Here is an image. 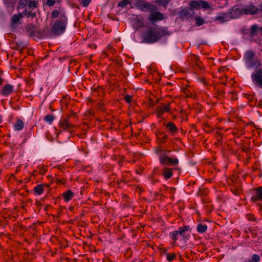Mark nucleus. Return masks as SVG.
Segmentation results:
<instances>
[{
	"label": "nucleus",
	"mask_w": 262,
	"mask_h": 262,
	"mask_svg": "<svg viewBox=\"0 0 262 262\" xmlns=\"http://www.w3.org/2000/svg\"><path fill=\"white\" fill-rule=\"evenodd\" d=\"M179 234L178 231H175L170 233V236L174 242L177 239V236Z\"/></svg>",
	"instance_id": "obj_32"
},
{
	"label": "nucleus",
	"mask_w": 262,
	"mask_h": 262,
	"mask_svg": "<svg viewBox=\"0 0 262 262\" xmlns=\"http://www.w3.org/2000/svg\"><path fill=\"white\" fill-rule=\"evenodd\" d=\"M124 99L125 101L128 103L131 102V96L128 95H126Z\"/></svg>",
	"instance_id": "obj_40"
},
{
	"label": "nucleus",
	"mask_w": 262,
	"mask_h": 262,
	"mask_svg": "<svg viewBox=\"0 0 262 262\" xmlns=\"http://www.w3.org/2000/svg\"><path fill=\"white\" fill-rule=\"evenodd\" d=\"M4 2L7 8H11L12 10H13L16 0H4Z\"/></svg>",
	"instance_id": "obj_20"
},
{
	"label": "nucleus",
	"mask_w": 262,
	"mask_h": 262,
	"mask_svg": "<svg viewBox=\"0 0 262 262\" xmlns=\"http://www.w3.org/2000/svg\"><path fill=\"white\" fill-rule=\"evenodd\" d=\"M259 7H260V8H259V9H258V11H259L262 12V3L260 4Z\"/></svg>",
	"instance_id": "obj_42"
},
{
	"label": "nucleus",
	"mask_w": 262,
	"mask_h": 262,
	"mask_svg": "<svg viewBox=\"0 0 262 262\" xmlns=\"http://www.w3.org/2000/svg\"><path fill=\"white\" fill-rule=\"evenodd\" d=\"M54 181L58 184H63L66 183V180L64 179H59L55 178Z\"/></svg>",
	"instance_id": "obj_36"
},
{
	"label": "nucleus",
	"mask_w": 262,
	"mask_h": 262,
	"mask_svg": "<svg viewBox=\"0 0 262 262\" xmlns=\"http://www.w3.org/2000/svg\"><path fill=\"white\" fill-rule=\"evenodd\" d=\"M130 2L129 0H122L118 4V7L121 8H124L128 4H130Z\"/></svg>",
	"instance_id": "obj_27"
},
{
	"label": "nucleus",
	"mask_w": 262,
	"mask_h": 262,
	"mask_svg": "<svg viewBox=\"0 0 262 262\" xmlns=\"http://www.w3.org/2000/svg\"><path fill=\"white\" fill-rule=\"evenodd\" d=\"M14 91V86L10 84H5L0 91V94L5 96L8 97Z\"/></svg>",
	"instance_id": "obj_8"
},
{
	"label": "nucleus",
	"mask_w": 262,
	"mask_h": 262,
	"mask_svg": "<svg viewBox=\"0 0 262 262\" xmlns=\"http://www.w3.org/2000/svg\"><path fill=\"white\" fill-rule=\"evenodd\" d=\"M259 31L262 32V27L259 28Z\"/></svg>",
	"instance_id": "obj_47"
},
{
	"label": "nucleus",
	"mask_w": 262,
	"mask_h": 262,
	"mask_svg": "<svg viewBox=\"0 0 262 262\" xmlns=\"http://www.w3.org/2000/svg\"><path fill=\"white\" fill-rule=\"evenodd\" d=\"M160 162L164 165H176L179 163L178 159H171L167 156H161L160 157Z\"/></svg>",
	"instance_id": "obj_6"
},
{
	"label": "nucleus",
	"mask_w": 262,
	"mask_h": 262,
	"mask_svg": "<svg viewBox=\"0 0 262 262\" xmlns=\"http://www.w3.org/2000/svg\"><path fill=\"white\" fill-rule=\"evenodd\" d=\"M221 93H222V94H221V95H222V94L224 93V92H221Z\"/></svg>",
	"instance_id": "obj_52"
},
{
	"label": "nucleus",
	"mask_w": 262,
	"mask_h": 262,
	"mask_svg": "<svg viewBox=\"0 0 262 262\" xmlns=\"http://www.w3.org/2000/svg\"><path fill=\"white\" fill-rule=\"evenodd\" d=\"M242 150L243 151H247V148L246 147H242Z\"/></svg>",
	"instance_id": "obj_44"
},
{
	"label": "nucleus",
	"mask_w": 262,
	"mask_h": 262,
	"mask_svg": "<svg viewBox=\"0 0 262 262\" xmlns=\"http://www.w3.org/2000/svg\"><path fill=\"white\" fill-rule=\"evenodd\" d=\"M142 171V169H141L140 170H136V172L138 174H140V172Z\"/></svg>",
	"instance_id": "obj_43"
},
{
	"label": "nucleus",
	"mask_w": 262,
	"mask_h": 262,
	"mask_svg": "<svg viewBox=\"0 0 262 262\" xmlns=\"http://www.w3.org/2000/svg\"><path fill=\"white\" fill-rule=\"evenodd\" d=\"M203 23H204V21L201 18L198 17L196 18V24L198 26H201V25H203Z\"/></svg>",
	"instance_id": "obj_38"
},
{
	"label": "nucleus",
	"mask_w": 262,
	"mask_h": 262,
	"mask_svg": "<svg viewBox=\"0 0 262 262\" xmlns=\"http://www.w3.org/2000/svg\"><path fill=\"white\" fill-rule=\"evenodd\" d=\"M27 33L30 36H33L34 35V31L33 28L29 27L27 29Z\"/></svg>",
	"instance_id": "obj_34"
},
{
	"label": "nucleus",
	"mask_w": 262,
	"mask_h": 262,
	"mask_svg": "<svg viewBox=\"0 0 262 262\" xmlns=\"http://www.w3.org/2000/svg\"><path fill=\"white\" fill-rule=\"evenodd\" d=\"M29 8L34 9L37 6V2L35 1H29L28 4Z\"/></svg>",
	"instance_id": "obj_31"
},
{
	"label": "nucleus",
	"mask_w": 262,
	"mask_h": 262,
	"mask_svg": "<svg viewBox=\"0 0 262 262\" xmlns=\"http://www.w3.org/2000/svg\"><path fill=\"white\" fill-rule=\"evenodd\" d=\"M170 110L169 104L167 105H163L161 107H159V114H161L164 112H169Z\"/></svg>",
	"instance_id": "obj_23"
},
{
	"label": "nucleus",
	"mask_w": 262,
	"mask_h": 262,
	"mask_svg": "<svg viewBox=\"0 0 262 262\" xmlns=\"http://www.w3.org/2000/svg\"><path fill=\"white\" fill-rule=\"evenodd\" d=\"M190 227L189 226H185L182 227H180L178 231L179 234L181 236L184 237L186 235V231H190Z\"/></svg>",
	"instance_id": "obj_18"
},
{
	"label": "nucleus",
	"mask_w": 262,
	"mask_h": 262,
	"mask_svg": "<svg viewBox=\"0 0 262 262\" xmlns=\"http://www.w3.org/2000/svg\"><path fill=\"white\" fill-rule=\"evenodd\" d=\"M29 1L30 0H19L18 3V7L24 8L28 5Z\"/></svg>",
	"instance_id": "obj_29"
},
{
	"label": "nucleus",
	"mask_w": 262,
	"mask_h": 262,
	"mask_svg": "<svg viewBox=\"0 0 262 262\" xmlns=\"http://www.w3.org/2000/svg\"><path fill=\"white\" fill-rule=\"evenodd\" d=\"M259 28L256 25H253L251 26L250 36L252 37L258 35Z\"/></svg>",
	"instance_id": "obj_16"
},
{
	"label": "nucleus",
	"mask_w": 262,
	"mask_h": 262,
	"mask_svg": "<svg viewBox=\"0 0 262 262\" xmlns=\"http://www.w3.org/2000/svg\"><path fill=\"white\" fill-rule=\"evenodd\" d=\"M168 35L166 29L157 28H150L144 34L143 37L147 43L157 42L162 37Z\"/></svg>",
	"instance_id": "obj_2"
},
{
	"label": "nucleus",
	"mask_w": 262,
	"mask_h": 262,
	"mask_svg": "<svg viewBox=\"0 0 262 262\" xmlns=\"http://www.w3.org/2000/svg\"><path fill=\"white\" fill-rule=\"evenodd\" d=\"M135 5L142 10L148 9L150 7L149 3L144 2L142 0H139V1L137 2Z\"/></svg>",
	"instance_id": "obj_15"
},
{
	"label": "nucleus",
	"mask_w": 262,
	"mask_h": 262,
	"mask_svg": "<svg viewBox=\"0 0 262 262\" xmlns=\"http://www.w3.org/2000/svg\"><path fill=\"white\" fill-rule=\"evenodd\" d=\"M242 14L253 15L258 12V8H257L253 5H250L249 6H246L244 8H242Z\"/></svg>",
	"instance_id": "obj_7"
},
{
	"label": "nucleus",
	"mask_w": 262,
	"mask_h": 262,
	"mask_svg": "<svg viewBox=\"0 0 262 262\" xmlns=\"http://www.w3.org/2000/svg\"><path fill=\"white\" fill-rule=\"evenodd\" d=\"M74 195L73 192L71 190H68L62 194V197L66 202L71 200Z\"/></svg>",
	"instance_id": "obj_13"
},
{
	"label": "nucleus",
	"mask_w": 262,
	"mask_h": 262,
	"mask_svg": "<svg viewBox=\"0 0 262 262\" xmlns=\"http://www.w3.org/2000/svg\"><path fill=\"white\" fill-rule=\"evenodd\" d=\"M52 18H56L59 16V19L56 20L52 27V33L56 35H60L63 34L66 29L68 24V18L66 13L63 11L54 10L51 13Z\"/></svg>",
	"instance_id": "obj_1"
},
{
	"label": "nucleus",
	"mask_w": 262,
	"mask_h": 262,
	"mask_svg": "<svg viewBox=\"0 0 262 262\" xmlns=\"http://www.w3.org/2000/svg\"><path fill=\"white\" fill-rule=\"evenodd\" d=\"M254 190L256 191V194L252 197L251 200L253 202H255L258 200L262 201V187H257Z\"/></svg>",
	"instance_id": "obj_12"
},
{
	"label": "nucleus",
	"mask_w": 262,
	"mask_h": 262,
	"mask_svg": "<svg viewBox=\"0 0 262 262\" xmlns=\"http://www.w3.org/2000/svg\"><path fill=\"white\" fill-rule=\"evenodd\" d=\"M108 48H110L111 49H112V47L110 46H108Z\"/></svg>",
	"instance_id": "obj_48"
},
{
	"label": "nucleus",
	"mask_w": 262,
	"mask_h": 262,
	"mask_svg": "<svg viewBox=\"0 0 262 262\" xmlns=\"http://www.w3.org/2000/svg\"><path fill=\"white\" fill-rule=\"evenodd\" d=\"M23 13H24V16H26L27 17H31L34 18L36 16V13L32 12H28L27 10H25Z\"/></svg>",
	"instance_id": "obj_30"
},
{
	"label": "nucleus",
	"mask_w": 262,
	"mask_h": 262,
	"mask_svg": "<svg viewBox=\"0 0 262 262\" xmlns=\"http://www.w3.org/2000/svg\"><path fill=\"white\" fill-rule=\"evenodd\" d=\"M92 0H80V4L84 7H88Z\"/></svg>",
	"instance_id": "obj_35"
},
{
	"label": "nucleus",
	"mask_w": 262,
	"mask_h": 262,
	"mask_svg": "<svg viewBox=\"0 0 262 262\" xmlns=\"http://www.w3.org/2000/svg\"><path fill=\"white\" fill-rule=\"evenodd\" d=\"M2 117L0 116V123H2Z\"/></svg>",
	"instance_id": "obj_45"
},
{
	"label": "nucleus",
	"mask_w": 262,
	"mask_h": 262,
	"mask_svg": "<svg viewBox=\"0 0 262 262\" xmlns=\"http://www.w3.org/2000/svg\"><path fill=\"white\" fill-rule=\"evenodd\" d=\"M255 53L253 51H248L246 52L245 54L244 59L246 62L250 61L252 59H254Z\"/></svg>",
	"instance_id": "obj_17"
},
{
	"label": "nucleus",
	"mask_w": 262,
	"mask_h": 262,
	"mask_svg": "<svg viewBox=\"0 0 262 262\" xmlns=\"http://www.w3.org/2000/svg\"><path fill=\"white\" fill-rule=\"evenodd\" d=\"M189 6L192 9H199L200 8L205 9L210 8L209 4L205 1H192L190 2Z\"/></svg>",
	"instance_id": "obj_5"
},
{
	"label": "nucleus",
	"mask_w": 262,
	"mask_h": 262,
	"mask_svg": "<svg viewBox=\"0 0 262 262\" xmlns=\"http://www.w3.org/2000/svg\"><path fill=\"white\" fill-rule=\"evenodd\" d=\"M38 172L39 174L41 175L45 174L47 171V168L46 166L44 165H42L37 168Z\"/></svg>",
	"instance_id": "obj_28"
},
{
	"label": "nucleus",
	"mask_w": 262,
	"mask_h": 262,
	"mask_svg": "<svg viewBox=\"0 0 262 262\" xmlns=\"http://www.w3.org/2000/svg\"><path fill=\"white\" fill-rule=\"evenodd\" d=\"M249 219L250 220H252V219H251V217H250V218H249Z\"/></svg>",
	"instance_id": "obj_50"
},
{
	"label": "nucleus",
	"mask_w": 262,
	"mask_h": 262,
	"mask_svg": "<svg viewBox=\"0 0 262 262\" xmlns=\"http://www.w3.org/2000/svg\"><path fill=\"white\" fill-rule=\"evenodd\" d=\"M249 219L250 220H252V219H251V217H250V218H249Z\"/></svg>",
	"instance_id": "obj_51"
},
{
	"label": "nucleus",
	"mask_w": 262,
	"mask_h": 262,
	"mask_svg": "<svg viewBox=\"0 0 262 262\" xmlns=\"http://www.w3.org/2000/svg\"><path fill=\"white\" fill-rule=\"evenodd\" d=\"M55 3V0H48L47 5L49 6H53Z\"/></svg>",
	"instance_id": "obj_39"
},
{
	"label": "nucleus",
	"mask_w": 262,
	"mask_h": 262,
	"mask_svg": "<svg viewBox=\"0 0 262 262\" xmlns=\"http://www.w3.org/2000/svg\"><path fill=\"white\" fill-rule=\"evenodd\" d=\"M43 119L47 122L51 124L53 121V120L55 119V116L53 114L47 115L45 116Z\"/></svg>",
	"instance_id": "obj_25"
},
{
	"label": "nucleus",
	"mask_w": 262,
	"mask_h": 262,
	"mask_svg": "<svg viewBox=\"0 0 262 262\" xmlns=\"http://www.w3.org/2000/svg\"><path fill=\"white\" fill-rule=\"evenodd\" d=\"M48 185L46 184H39L37 185L34 188V192L35 194L37 195H41L43 193L44 191V188L45 187H47Z\"/></svg>",
	"instance_id": "obj_14"
},
{
	"label": "nucleus",
	"mask_w": 262,
	"mask_h": 262,
	"mask_svg": "<svg viewBox=\"0 0 262 262\" xmlns=\"http://www.w3.org/2000/svg\"><path fill=\"white\" fill-rule=\"evenodd\" d=\"M207 229V226L206 225H203L202 224H199L197 226V231L199 233H204L205 232Z\"/></svg>",
	"instance_id": "obj_24"
},
{
	"label": "nucleus",
	"mask_w": 262,
	"mask_h": 262,
	"mask_svg": "<svg viewBox=\"0 0 262 262\" xmlns=\"http://www.w3.org/2000/svg\"><path fill=\"white\" fill-rule=\"evenodd\" d=\"M149 19L150 21L154 23L158 20H162L163 19V15L162 13L159 12H153L150 14Z\"/></svg>",
	"instance_id": "obj_11"
},
{
	"label": "nucleus",
	"mask_w": 262,
	"mask_h": 262,
	"mask_svg": "<svg viewBox=\"0 0 262 262\" xmlns=\"http://www.w3.org/2000/svg\"><path fill=\"white\" fill-rule=\"evenodd\" d=\"M142 24H143V23H142L141 21H139V25H140V26H142Z\"/></svg>",
	"instance_id": "obj_46"
},
{
	"label": "nucleus",
	"mask_w": 262,
	"mask_h": 262,
	"mask_svg": "<svg viewBox=\"0 0 262 262\" xmlns=\"http://www.w3.org/2000/svg\"><path fill=\"white\" fill-rule=\"evenodd\" d=\"M24 126V122L21 119H18L15 124L14 129L16 130H21L23 129Z\"/></svg>",
	"instance_id": "obj_19"
},
{
	"label": "nucleus",
	"mask_w": 262,
	"mask_h": 262,
	"mask_svg": "<svg viewBox=\"0 0 262 262\" xmlns=\"http://www.w3.org/2000/svg\"><path fill=\"white\" fill-rule=\"evenodd\" d=\"M164 176L165 179H168L172 174V170L169 168H165L164 170Z\"/></svg>",
	"instance_id": "obj_21"
},
{
	"label": "nucleus",
	"mask_w": 262,
	"mask_h": 262,
	"mask_svg": "<svg viewBox=\"0 0 262 262\" xmlns=\"http://www.w3.org/2000/svg\"><path fill=\"white\" fill-rule=\"evenodd\" d=\"M176 257V255L174 254H168L167 255V259L168 260L171 261L172 260H173Z\"/></svg>",
	"instance_id": "obj_37"
},
{
	"label": "nucleus",
	"mask_w": 262,
	"mask_h": 262,
	"mask_svg": "<svg viewBox=\"0 0 262 262\" xmlns=\"http://www.w3.org/2000/svg\"><path fill=\"white\" fill-rule=\"evenodd\" d=\"M24 17V13L14 15L11 18V25L13 27L17 24H21L20 19Z\"/></svg>",
	"instance_id": "obj_10"
},
{
	"label": "nucleus",
	"mask_w": 262,
	"mask_h": 262,
	"mask_svg": "<svg viewBox=\"0 0 262 262\" xmlns=\"http://www.w3.org/2000/svg\"><path fill=\"white\" fill-rule=\"evenodd\" d=\"M242 9L234 6L232 8L229 12L217 17L216 19L220 20L222 22H224L230 19L237 18L242 14Z\"/></svg>",
	"instance_id": "obj_4"
},
{
	"label": "nucleus",
	"mask_w": 262,
	"mask_h": 262,
	"mask_svg": "<svg viewBox=\"0 0 262 262\" xmlns=\"http://www.w3.org/2000/svg\"><path fill=\"white\" fill-rule=\"evenodd\" d=\"M251 78L256 84L262 88V69H259L255 73H253Z\"/></svg>",
	"instance_id": "obj_9"
},
{
	"label": "nucleus",
	"mask_w": 262,
	"mask_h": 262,
	"mask_svg": "<svg viewBox=\"0 0 262 262\" xmlns=\"http://www.w3.org/2000/svg\"><path fill=\"white\" fill-rule=\"evenodd\" d=\"M166 127L170 132H174L177 129L176 125L172 122H168L166 125Z\"/></svg>",
	"instance_id": "obj_26"
},
{
	"label": "nucleus",
	"mask_w": 262,
	"mask_h": 262,
	"mask_svg": "<svg viewBox=\"0 0 262 262\" xmlns=\"http://www.w3.org/2000/svg\"><path fill=\"white\" fill-rule=\"evenodd\" d=\"M4 79L0 77V86L3 84Z\"/></svg>",
	"instance_id": "obj_41"
},
{
	"label": "nucleus",
	"mask_w": 262,
	"mask_h": 262,
	"mask_svg": "<svg viewBox=\"0 0 262 262\" xmlns=\"http://www.w3.org/2000/svg\"><path fill=\"white\" fill-rule=\"evenodd\" d=\"M246 64L250 67H254V66H258L260 65L259 62L256 59H253L250 61H247Z\"/></svg>",
	"instance_id": "obj_22"
},
{
	"label": "nucleus",
	"mask_w": 262,
	"mask_h": 262,
	"mask_svg": "<svg viewBox=\"0 0 262 262\" xmlns=\"http://www.w3.org/2000/svg\"><path fill=\"white\" fill-rule=\"evenodd\" d=\"M156 3L158 5L166 6L168 3V1L167 0H157Z\"/></svg>",
	"instance_id": "obj_33"
},
{
	"label": "nucleus",
	"mask_w": 262,
	"mask_h": 262,
	"mask_svg": "<svg viewBox=\"0 0 262 262\" xmlns=\"http://www.w3.org/2000/svg\"><path fill=\"white\" fill-rule=\"evenodd\" d=\"M76 114L72 112L66 117H63L59 122V126L64 131L72 132L75 126Z\"/></svg>",
	"instance_id": "obj_3"
},
{
	"label": "nucleus",
	"mask_w": 262,
	"mask_h": 262,
	"mask_svg": "<svg viewBox=\"0 0 262 262\" xmlns=\"http://www.w3.org/2000/svg\"><path fill=\"white\" fill-rule=\"evenodd\" d=\"M129 124H131V119H129Z\"/></svg>",
	"instance_id": "obj_49"
}]
</instances>
